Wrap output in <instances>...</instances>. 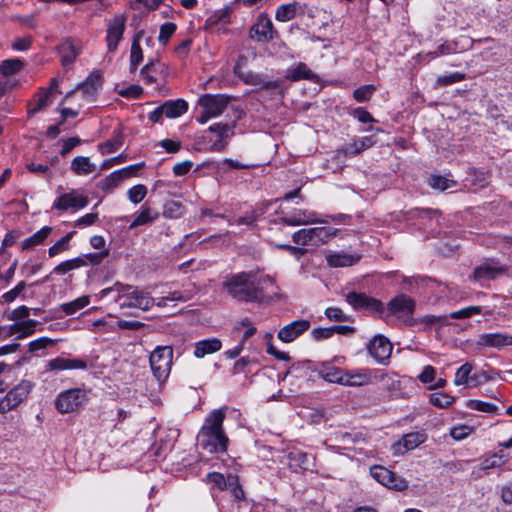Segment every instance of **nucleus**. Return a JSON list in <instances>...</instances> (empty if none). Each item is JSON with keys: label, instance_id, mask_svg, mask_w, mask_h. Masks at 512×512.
<instances>
[{"label": "nucleus", "instance_id": "f257e3e1", "mask_svg": "<svg viewBox=\"0 0 512 512\" xmlns=\"http://www.w3.org/2000/svg\"><path fill=\"white\" fill-rule=\"evenodd\" d=\"M268 283H274L268 275L258 276L255 271H243L228 275L223 282V289L238 301L255 302L262 298L263 288Z\"/></svg>", "mask_w": 512, "mask_h": 512}, {"label": "nucleus", "instance_id": "f03ea898", "mask_svg": "<svg viewBox=\"0 0 512 512\" xmlns=\"http://www.w3.org/2000/svg\"><path fill=\"white\" fill-rule=\"evenodd\" d=\"M225 413L222 410H214L206 418L200 429L197 440L200 447L209 453H224L227 451L228 437L223 430Z\"/></svg>", "mask_w": 512, "mask_h": 512}, {"label": "nucleus", "instance_id": "7ed1b4c3", "mask_svg": "<svg viewBox=\"0 0 512 512\" xmlns=\"http://www.w3.org/2000/svg\"><path fill=\"white\" fill-rule=\"evenodd\" d=\"M338 229L329 226L303 228L293 233L296 245L319 247L336 236Z\"/></svg>", "mask_w": 512, "mask_h": 512}, {"label": "nucleus", "instance_id": "20e7f679", "mask_svg": "<svg viewBox=\"0 0 512 512\" xmlns=\"http://www.w3.org/2000/svg\"><path fill=\"white\" fill-rule=\"evenodd\" d=\"M230 97L222 94H205L198 100L201 107V113L196 117L197 122L205 124L211 118L218 117L227 108Z\"/></svg>", "mask_w": 512, "mask_h": 512}, {"label": "nucleus", "instance_id": "39448f33", "mask_svg": "<svg viewBox=\"0 0 512 512\" xmlns=\"http://www.w3.org/2000/svg\"><path fill=\"white\" fill-rule=\"evenodd\" d=\"M248 36L254 42L269 43L279 38V32L275 29L269 16L266 13H260L250 26Z\"/></svg>", "mask_w": 512, "mask_h": 512}, {"label": "nucleus", "instance_id": "423d86ee", "mask_svg": "<svg viewBox=\"0 0 512 512\" xmlns=\"http://www.w3.org/2000/svg\"><path fill=\"white\" fill-rule=\"evenodd\" d=\"M173 350L169 346H159L150 355V366L158 381L169 376L172 366Z\"/></svg>", "mask_w": 512, "mask_h": 512}, {"label": "nucleus", "instance_id": "0eeeda50", "mask_svg": "<svg viewBox=\"0 0 512 512\" xmlns=\"http://www.w3.org/2000/svg\"><path fill=\"white\" fill-rule=\"evenodd\" d=\"M345 300L355 310H362L379 316H381L385 311L382 301L368 296L365 293H358L355 291L348 292L345 294Z\"/></svg>", "mask_w": 512, "mask_h": 512}, {"label": "nucleus", "instance_id": "6e6552de", "mask_svg": "<svg viewBox=\"0 0 512 512\" xmlns=\"http://www.w3.org/2000/svg\"><path fill=\"white\" fill-rule=\"evenodd\" d=\"M87 401L86 392L80 388H73L60 393L55 406L62 413L77 411Z\"/></svg>", "mask_w": 512, "mask_h": 512}, {"label": "nucleus", "instance_id": "1a4fd4ad", "mask_svg": "<svg viewBox=\"0 0 512 512\" xmlns=\"http://www.w3.org/2000/svg\"><path fill=\"white\" fill-rule=\"evenodd\" d=\"M32 387L33 384L30 381L23 380L12 388L5 397L0 400V413L5 414L26 400Z\"/></svg>", "mask_w": 512, "mask_h": 512}, {"label": "nucleus", "instance_id": "9d476101", "mask_svg": "<svg viewBox=\"0 0 512 512\" xmlns=\"http://www.w3.org/2000/svg\"><path fill=\"white\" fill-rule=\"evenodd\" d=\"M370 474L377 482L388 488L403 491L408 487V481L383 466L371 467Z\"/></svg>", "mask_w": 512, "mask_h": 512}, {"label": "nucleus", "instance_id": "9b49d317", "mask_svg": "<svg viewBox=\"0 0 512 512\" xmlns=\"http://www.w3.org/2000/svg\"><path fill=\"white\" fill-rule=\"evenodd\" d=\"M89 199L81 191L72 189L60 195L54 202L53 208L60 211L79 210L88 205Z\"/></svg>", "mask_w": 512, "mask_h": 512}, {"label": "nucleus", "instance_id": "f8f14e48", "mask_svg": "<svg viewBox=\"0 0 512 512\" xmlns=\"http://www.w3.org/2000/svg\"><path fill=\"white\" fill-rule=\"evenodd\" d=\"M126 18L123 15H116L109 20L107 25V48L109 52L117 49L125 31Z\"/></svg>", "mask_w": 512, "mask_h": 512}, {"label": "nucleus", "instance_id": "ddd939ff", "mask_svg": "<svg viewBox=\"0 0 512 512\" xmlns=\"http://www.w3.org/2000/svg\"><path fill=\"white\" fill-rule=\"evenodd\" d=\"M427 440L425 432H410L402 436L400 440L392 445V450L395 455H403L406 452L419 447Z\"/></svg>", "mask_w": 512, "mask_h": 512}, {"label": "nucleus", "instance_id": "4468645a", "mask_svg": "<svg viewBox=\"0 0 512 512\" xmlns=\"http://www.w3.org/2000/svg\"><path fill=\"white\" fill-rule=\"evenodd\" d=\"M368 351L378 363L385 364L391 356L392 344L386 337L377 335L370 341Z\"/></svg>", "mask_w": 512, "mask_h": 512}, {"label": "nucleus", "instance_id": "2eb2a0df", "mask_svg": "<svg viewBox=\"0 0 512 512\" xmlns=\"http://www.w3.org/2000/svg\"><path fill=\"white\" fill-rule=\"evenodd\" d=\"M310 325V321L306 319L293 321L282 327L278 331L277 337L284 343H291L306 332L310 328Z\"/></svg>", "mask_w": 512, "mask_h": 512}, {"label": "nucleus", "instance_id": "dca6fc26", "mask_svg": "<svg viewBox=\"0 0 512 512\" xmlns=\"http://www.w3.org/2000/svg\"><path fill=\"white\" fill-rule=\"evenodd\" d=\"M476 345L479 348L489 347L501 349L512 346V335L504 333H485L478 336Z\"/></svg>", "mask_w": 512, "mask_h": 512}, {"label": "nucleus", "instance_id": "f3484780", "mask_svg": "<svg viewBox=\"0 0 512 512\" xmlns=\"http://www.w3.org/2000/svg\"><path fill=\"white\" fill-rule=\"evenodd\" d=\"M387 308L392 315H411L415 309V302L411 297L400 294L388 302Z\"/></svg>", "mask_w": 512, "mask_h": 512}, {"label": "nucleus", "instance_id": "a211bd4d", "mask_svg": "<svg viewBox=\"0 0 512 512\" xmlns=\"http://www.w3.org/2000/svg\"><path fill=\"white\" fill-rule=\"evenodd\" d=\"M101 86L102 75L99 72H93L87 77L85 82L76 88V90L81 91L85 100L93 101Z\"/></svg>", "mask_w": 512, "mask_h": 512}, {"label": "nucleus", "instance_id": "6ab92c4d", "mask_svg": "<svg viewBox=\"0 0 512 512\" xmlns=\"http://www.w3.org/2000/svg\"><path fill=\"white\" fill-rule=\"evenodd\" d=\"M234 126V124L231 125L229 123H216L209 127V131L218 136V140L212 146L214 150L222 151L225 149L227 145L226 140L234 134Z\"/></svg>", "mask_w": 512, "mask_h": 512}, {"label": "nucleus", "instance_id": "aec40b11", "mask_svg": "<svg viewBox=\"0 0 512 512\" xmlns=\"http://www.w3.org/2000/svg\"><path fill=\"white\" fill-rule=\"evenodd\" d=\"M505 268L501 266H497L494 263L486 262L482 265L477 266L474 271L472 278L474 280H493L498 275L504 274Z\"/></svg>", "mask_w": 512, "mask_h": 512}, {"label": "nucleus", "instance_id": "412c9836", "mask_svg": "<svg viewBox=\"0 0 512 512\" xmlns=\"http://www.w3.org/2000/svg\"><path fill=\"white\" fill-rule=\"evenodd\" d=\"M127 300H129V303L125 304L127 308H139L146 311L154 305V299L148 293L137 289H133L132 292H130V296Z\"/></svg>", "mask_w": 512, "mask_h": 512}, {"label": "nucleus", "instance_id": "4be33fe9", "mask_svg": "<svg viewBox=\"0 0 512 512\" xmlns=\"http://www.w3.org/2000/svg\"><path fill=\"white\" fill-rule=\"evenodd\" d=\"M40 323L33 319L16 322L9 327L8 335H17L18 339L32 335Z\"/></svg>", "mask_w": 512, "mask_h": 512}, {"label": "nucleus", "instance_id": "5701e85b", "mask_svg": "<svg viewBox=\"0 0 512 512\" xmlns=\"http://www.w3.org/2000/svg\"><path fill=\"white\" fill-rule=\"evenodd\" d=\"M316 221V214L307 210H298L289 217L281 218V223L288 226L308 225Z\"/></svg>", "mask_w": 512, "mask_h": 512}, {"label": "nucleus", "instance_id": "b1692460", "mask_svg": "<svg viewBox=\"0 0 512 512\" xmlns=\"http://www.w3.org/2000/svg\"><path fill=\"white\" fill-rule=\"evenodd\" d=\"M167 118H177L188 110V104L183 99L168 100L161 105Z\"/></svg>", "mask_w": 512, "mask_h": 512}, {"label": "nucleus", "instance_id": "393cba45", "mask_svg": "<svg viewBox=\"0 0 512 512\" xmlns=\"http://www.w3.org/2000/svg\"><path fill=\"white\" fill-rule=\"evenodd\" d=\"M370 382L371 376L367 370L345 371L344 386L360 387Z\"/></svg>", "mask_w": 512, "mask_h": 512}, {"label": "nucleus", "instance_id": "a878e982", "mask_svg": "<svg viewBox=\"0 0 512 512\" xmlns=\"http://www.w3.org/2000/svg\"><path fill=\"white\" fill-rule=\"evenodd\" d=\"M159 217V213L155 211L153 208L148 206L147 204H144L141 206V211L138 213L132 223L130 224L129 228L133 229L138 226H143L146 224L153 223L157 218Z\"/></svg>", "mask_w": 512, "mask_h": 512}, {"label": "nucleus", "instance_id": "bb28decb", "mask_svg": "<svg viewBox=\"0 0 512 512\" xmlns=\"http://www.w3.org/2000/svg\"><path fill=\"white\" fill-rule=\"evenodd\" d=\"M222 347V343L217 338L206 339L196 343L194 355L197 358H202L208 354L219 351Z\"/></svg>", "mask_w": 512, "mask_h": 512}, {"label": "nucleus", "instance_id": "cd10ccee", "mask_svg": "<svg viewBox=\"0 0 512 512\" xmlns=\"http://www.w3.org/2000/svg\"><path fill=\"white\" fill-rule=\"evenodd\" d=\"M71 170L76 175H88L95 172L96 166L88 157L77 156L71 162Z\"/></svg>", "mask_w": 512, "mask_h": 512}, {"label": "nucleus", "instance_id": "c85d7f7f", "mask_svg": "<svg viewBox=\"0 0 512 512\" xmlns=\"http://www.w3.org/2000/svg\"><path fill=\"white\" fill-rule=\"evenodd\" d=\"M58 51L61 57V62L64 66L72 64L79 53L71 41L63 42L58 47Z\"/></svg>", "mask_w": 512, "mask_h": 512}, {"label": "nucleus", "instance_id": "c756f323", "mask_svg": "<svg viewBox=\"0 0 512 512\" xmlns=\"http://www.w3.org/2000/svg\"><path fill=\"white\" fill-rule=\"evenodd\" d=\"M298 3H287L280 5L275 12V19L279 22H287L297 15Z\"/></svg>", "mask_w": 512, "mask_h": 512}, {"label": "nucleus", "instance_id": "7c9ffc66", "mask_svg": "<svg viewBox=\"0 0 512 512\" xmlns=\"http://www.w3.org/2000/svg\"><path fill=\"white\" fill-rule=\"evenodd\" d=\"M124 144V136L122 132H116L109 140L99 144L98 148L100 152L105 154H111L116 152Z\"/></svg>", "mask_w": 512, "mask_h": 512}, {"label": "nucleus", "instance_id": "2f4dec72", "mask_svg": "<svg viewBox=\"0 0 512 512\" xmlns=\"http://www.w3.org/2000/svg\"><path fill=\"white\" fill-rule=\"evenodd\" d=\"M313 72L308 68L305 63H298L295 67L287 70L286 78L291 81H299L301 79H312Z\"/></svg>", "mask_w": 512, "mask_h": 512}, {"label": "nucleus", "instance_id": "473e14b6", "mask_svg": "<svg viewBox=\"0 0 512 512\" xmlns=\"http://www.w3.org/2000/svg\"><path fill=\"white\" fill-rule=\"evenodd\" d=\"M36 97V104L34 106L29 105V114H35L46 109L53 101L50 90L40 89Z\"/></svg>", "mask_w": 512, "mask_h": 512}, {"label": "nucleus", "instance_id": "72a5a7b5", "mask_svg": "<svg viewBox=\"0 0 512 512\" xmlns=\"http://www.w3.org/2000/svg\"><path fill=\"white\" fill-rule=\"evenodd\" d=\"M132 287L123 285L121 283H116L113 287L105 288L101 291V296H107L110 292L117 291L119 293L116 302L119 303L120 307L124 308L127 307V305H124L126 303H129L130 293H126L128 290H131Z\"/></svg>", "mask_w": 512, "mask_h": 512}, {"label": "nucleus", "instance_id": "f704fd0d", "mask_svg": "<svg viewBox=\"0 0 512 512\" xmlns=\"http://www.w3.org/2000/svg\"><path fill=\"white\" fill-rule=\"evenodd\" d=\"M52 228L45 226L36 233H34L32 236L28 237L22 242V249H32L33 247L41 244L44 242V240L49 236L51 233Z\"/></svg>", "mask_w": 512, "mask_h": 512}, {"label": "nucleus", "instance_id": "c9c22d12", "mask_svg": "<svg viewBox=\"0 0 512 512\" xmlns=\"http://www.w3.org/2000/svg\"><path fill=\"white\" fill-rule=\"evenodd\" d=\"M326 260L331 267H347L354 265L359 258L349 254H330Z\"/></svg>", "mask_w": 512, "mask_h": 512}, {"label": "nucleus", "instance_id": "e433bc0d", "mask_svg": "<svg viewBox=\"0 0 512 512\" xmlns=\"http://www.w3.org/2000/svg\"><path fill=\"white\" fill-rule=\"evenodd\" d=\"M143 32H138L133 39L131 46V54H130V69L131 71H135L139 63L143 60V53L139 43V39L142 36Z\"/></svg>", "mask_w": 512, "mask_h": 512}, {"label": "nucleus", "instance_id": "4c0bfd02", "mask_svg": "<svg viewBox=\"0 0 512 512\" xmlns=\"http://www.w3.org/2000/svg\"><path fill=\"white\" fill-rule=\"evenodd\" d=\"M90 303V298L87 295L81 296L71 302L63 303L60 306V309L66 314V315H73L79 310L83 309Z\"/></svg>", "mask_w": 512, "mask_h": 512}, {"label": "nucleus", "instance_id": "58836bf2", "mask_svg": "<svg viewBox=\"0 0 512 512\" xmlns=\"http://www.w3.org/2000/svg\"><path fill=\"white\" fill-rule=\"evenodd\" d=\"M87 265V261L81 257H77L74 259L66 260L61 262L53 269V273L56 274H65L71 270L83 267Z\"/></svg>", "mask_w": 512, "mask_h": 512}, {"label": "nucleus", "instance_id": "ea45409f", "mask_svg": "<svg viewBox=\"0 0 512 512\" xmlns=\"http://www.w3.org/2000/svg\"><path fill=\"white\" fill-rule=\"evenodd\" d=\"M322 378L330 383L344 385L345 370L337 367H328L321 371Z\"/></svg>", "mask_w": 512, "mask_h": 512}, {"label": "nucleus", "instance_id": "a19ab883", "mask_svg": "<svg viewBox=\"0 0 512 512\" xmlns=\"http://www.w3.org/2000/svg\"><path fill=\"white\" fill-rule=\"evenodd\" d=\"M473 370L472 364L466 362L459 367L455 373L454 384L457 386L470 385L471 372Z\"/></svg>", "mask_w": 512, "mask_h": 512}, {"label": "nucleus", "instance_id": "79ce46f5", "mask_svg": "<svg viewBox=\"0 0 512 512\" xmlns=\"http://www.w3.org/2000/svg\"><path fill=\"white\" fill-rule=\"evenodd\" d=\"M374 140L372 137L366 136L362 137L358 140H355L352 145L346 148L345 154L346 155H358L360 152H362L365 149L370 148L373 146Z\"/></svg>", "mask_w": 512, "mask_h": 512}, {"label": "nucleus", "instance_id": "37998d69", "mask_svg": "<svg viewBox=\"0 0 512 512\" xmlns=\"http://www.w3.org/2000/svg\"><path fill=\"white\" fill-rule=\"evenodd\" d=\"M289 466L297 471L298 469H305L308 457L307 454L300 450H293L288 454Z\"/></svg>", "mask_w": 512, "mask_h": 512}, {"label": "nucleus", "instance_id": "c03bdc74", "mask_svg": "<svg viewBox=\"0 0 512 512\" xmlns=\"http://www.w3.org/2000/svg\"><path fill=\"white\" fill-rule=\"evenodd\" d=\"M503 453L502 451L496 452L490 456L483 457L480 463V470L485 471L496 467H501L505 464V461L502 460Z\"/></svg>", "mask_w": 512, "mask_h": 512}, {"label": "nucleus", "instance_id": "a18cd8bd", "mask_svg": "<svg viewBox=\"0 0 512 512\" xmlns=\"http://www.w3.org/2000/svg\"><path fill=\"white\" fill-rule=\"evenodd\" d=\"M243 80L247 84L251 85H261L263 89L271 90V89H277L279 87L278 82L276 81H268L264 82L260 75L248 73L247 75L243 76Z\"/></svg>", "mask_w": 512, "mask_h": 512}, {"label": "nucleus", "instance_id": "49530a36", "mask_svg": "<svg viewBox=\"0 0 512 512\" xmlns=\"http://www.w3.org/2000/svg\"><path fill=\"white\" fill-rule=\"evenodd\" d=\"M23 67V62L20 59H7L0 64V74L9 76L17 73Z\"/></svg>", "mask_w": 512, "mask_h": 512}, {"label": "nucleus", "instance_id": "de8ad7c7", "mask_svg": "<svg viewBox=\"0 0 512 512\" xmlns=\"http://www.w3.org/2000/svg\"><path fill=\"white\" fill-rule=\"evenodd\" d=\"M74 232L67 233L64 237L58 240L53 246H51L48 250V254L50 257H55L58 254L66 251L70 247V240L73 236Z\"/></svg>", "mask_w": 512, "mask_h": 512}, {"label": "nucleus", "instance_id": "09e8293b", "mask_svg": "<svg viewBox=\"0 0 512 512\" xmlns=\"http://www.w3.org/2000/svg\"><path fill=\"white\" fill-rule=\"evenodd\" d=\"M465 79V74L460 72L450 73L448 75L438 76L435 82V88L445 87L454 83L461 82Z\"/></svg>", "mask_w": 512, "mask_h": 512}, {"label": "nucleus", "instance_id": "8fccbe9b", "mask_svg": "<svg viewBox=\"0 0 512 512\" xmlns=\"http://www.w3.org/2000/svg\"><path fill=\"white\" fill-rule=\"evenodd\" d=\"M428 184L434 189L445 191L451 187H454L456 182L452 179H448L440 175H432L428 180Z\"/></svg>", "mask_w": 512, "mask_h": 512}, {"label": "nucleus", "instance_id": "3c124183", "mask_svg": "<svg viewBox=\"0 0 512 512\" xmlns=\"http://www.w3.org/2000/svg\"><path fill=\"white\" fill-rule=\"evenodd\" d=\"M122 181L123 180H122L119 172L116 170V171L112 172L111 174H109L108 176H106L100 182V188L103 191L108 192V191L113 190L117 186H119Z\"/></svg>", "mask_w": 512, "mask_h": 512}, {"label": "nucleus", "instance_id": "603ef678", "mask_svg": "<svg viewBox=\"0 0 512 512\" xmlns=\"http://www.w3.org/2000/svg\"><path fill=\"white\" fill-rule=\"evenodd\" d=\"M207 479L221 491L228 489L230 486V475L225 478V476L219 472H211L207 475Z\"/></svg>", "mask_w": 512, "mask_h": 512}, {"label": "nucleus", "instance_id": "864d4df0", "mask_svg": "<svg viewBox=\"0 0 512 512\" xmlns=\"http://www.w3.org/2000/svg\"><path fill=\"white\" fill-rule=\"evenodd\" d=\"M375 91L374 85H363L354 90L353 97L357 102L363 103L370 100Z\"/></svg>", "mask_w": 512, "mask_h": 512}, {"label": "nucleus", "instance_id": "5fc2aeb1", "mask_svg": "<svg viewBox=\"0 0 512 512\" xmlns=\"http://www.w3.org/2000/svg\"><path fill=\"white\" fill-rule=\"evenodd\" d=\"M147 195V187L143 184H138L128 190V198L133 204L140 203Z\"/></svg>", "mask_w": 512, "mask_h": 512}, {"label": "nucleus", "instance_id": "6e6d98bb", "mask_svg": "<svg viewBox=\"0 0 512 512\" xmlns=\"http://www.w3.org/2000/svg\"><path fill=\"white\" fill-rule=\"evenodd\" d=\"M56 343V340L51 339L49 337H40L31 341L28 344V351L31 353L44 350L50 346H53Z\"/></svg>", "mask_w": 512, "mask_h": 512}, {"label": "nucleus", "instance_id": "4d7b16f0", "mask_svg": "<svg viewBox=\"0 0 512 512\" xmlns=\"http://www.w3.org/2000/svg\"><path fill=\"white\" fill-rule=\"evenodd\" d=\"M430 402L436 407L446 408L454 402V397L446 393H433L430 395Z\"/></svg>", "mask_w": 512, "mask_h": 512}, {"label": "nucleus", "instance_id": "13d9d810", "mask_svg": "<svg viewBox=\"0 0 512 512\" xmlns=\"http://www.w3.org/2000/svg\"><path fill=\"white\" fill-rule=\"evenodd\" d=\"M467 407L471 410L486 412V413H495L497 411L496 405L480 400H468Z\"/></svg>", "mask_w": 512, "mask_h": 512}, {"label": "nucleus", "instance_id": "bf43d9fd", "mask_svg": "<svg viewBox=\"0 0 512 512\" xmlns=\"http://www.w3.org/2000/svg\"><path fill=\"white\" fill-rule=\"evenodd\" d=\"M482 313L481 306H469L450 314L452 319H466Z\"/></svg>", "mask_w": 512, "mask_h": 512}, {"label": "nucleus", "instance_id": "052dcab7", "mask_svg": "<svg viewBox=\"0 0 512 512\" xmlns=\"http://www.w3.org/2000/svg\"><path fill=\"white\" fill-rule=\"evenodd\" d=\"M457 52V44L455 42L451 43H443L437 47L435 51L429 53V55L433 58L439 57L441 55H447Z\"/></svg>", "mask_w": 512, "mask_h": 512}, {"label": "nucleus", "instance_id": "680f3d73", "mask_svg": "<svg viewBox=\"0 0 512 512\" xmlns=\"http://www.w3.org/2000/svg\"><path fill=\"white\" fill-rule=\"evenodd\" d=\"M417 378L421 383L431 385L436 378V369L431 365H426Z\"/></svg>", "mask_w": 512, "mask_h": 512}, {"label": "nucleus", "instance_id": "e2e57ef3", "mask_svg": "<svg viewBox=\"0 0 512 512\" xmlns=\"http://www.w3.org/2000/svg\"><path fill=\"white\" fill-rule=\"evenodd\" d=\"M145 166V162H140V163H137V164H134V165H130V166H127V167H124L122 169H119L117 170L122 178V180L124 181L125 179H128V178H131V177H134L138 174V172L144 168Z\"/></svg>", "mask_w": 512, "mask_h": 512}, {"label": "nucleus", "instance_id": "0e129e2a", "mask_svg": "<svg viewBox=\"0 0 512 512\" xmlns=\"http://www.w3.org/2000/svg\"><path fill=\"white\" fill-rule=\"evenodd\" d=\"M30 315V308L27 306H19L14 309L8 316L9 320L20 322L26 320Z\"/></svg>", "mask_w": 512, "mask_h": 512}, {"label": "nucleus", "instance_id": "69168bd1", "mask_svg": "<svg viewBox=\"0 0 512 512\" xmlns=\"http://www.w3.org/2000/svg\"><path fill=\"white\" fill-rule=\"evenodd\" d=\"M176 31V25L174 23H165L160 27L159 33V41L163 44H166L169 38Z\"/></svg>", "mask_w": 512, "mask_h": 512}, {"label": "nucleus", "instance_id": "338daca9", "mask_svg": "<svg viewBox=\"0 0 512 512\" xmlns=\"http://www.w3.org/2000/svg\"><path fill=\"white\" fill-rule=\"evenodd\" d=\"M352 116L361 123H374L376 120L374 117L364 108L358 107L352 111Z\"/></svg>", "mask_w": 512, "mask_h": 512}, {"label": "nucleus", "instance_id": "774afa93", "mask_svg": "<svg viewBox=\"0 0 512 512\" xmlns=\"http://www.w3.org/2000/svg\"><path fill=\"white\" fill-rule=\"evenodd\" d=\"M492 379H493V377L487 371L480 370V371L475 372L473 375H471L470 386L475 387L480 384L486 383Z\"/></svg>", "mask_w": 512, "mask_h": 512}]
</instances>
